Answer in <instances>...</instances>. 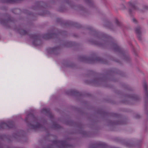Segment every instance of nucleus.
Listing matches in <instances>:
<instances>
[{
	"mask_svg": "<svg viewBox=\"0 0 148 148\" xmlns=\"http://www.w3.org/2000/svg\"><path fill=\"white\" fill-rule=\"evenodd\" d=\"M59 49V47L55 48H48L47 49L48 52L49 53H53L57 54V53Z\"/></svg>",
	"mask_w": 148,
	"mask_h": 148,
	"instance_id": "423d86ee",
	"label": "nucleus"
},
{
	"mask_svg": "<svg viewBox=\"0 0 148 148\" xmlns=\"http://www.w3.org/2000/svg\"><path fill=\"white\" fill-rule=\"evenodd\" d=\"M53 145H56L58 147L61 148H71L72 146L67 144L66 141H62L55 140L52 143Z\"/></svg>",
	"mask_w": 148,
	"mask_h": 148,
	"instance_id": "f03ea898",
	"label": "nucleus"
},
{
	"mask_svg": "<svg viewBox=\"0 0 148 148\" xmlns=\"http://www.w3.org/2000/svg\"><path fill=\"white\" fill-rule=\"evenodd\" d=\"M42 112H45L46 113H48L49 114V115L50 116H52L51 114L50 110L48 108H44L42 110Z\"/></svg>",
	"mask_w": 148,
	"mask_h": 148,
	"instance_id": "f8f14e48",
	"label": "nucleus"
},
{
	"mask_svg": "<svg viewBox=\"0 0 148 148\" xmlns=\"http://www.w3.org/2000/svg\"><path fill=\"white\" fill-rule=\"evenodd\" d=\"M30 116L33 119V120L34 121V123H36V125H32V124H30V126H29V124H28V125L31 128L35 130L37 128H40L42 126L39 123H38L37 122L38 120L37 118L35 117L34 115L32 114H30L29 115L27 116V117L25 118V121L27 122L28 121V118Z\"/></svg>",
	"mask_w": 148,
	"mask_h": 148,
	"instance_id": "f257e3e1",
	"label": "nucleus"
},
{
	"mask_svg": "<svg viewBox=\"0 0 148 148\" xmlns=\"http://www.w3.org/2000/svg\"><path fill=\"white\" fill-rule=\"evenodd\" d=\"M86 2H87V1L90 2V1H91V0H86Z\"/></svg>",
	"mask_w": 148,
	"mask_h": 148,
	"instance_id": "412c9836",
	"label": "nucleus"
},
{
	"mask_svg": "<svg viewBox=\"0 0 148 148\" xmlns=\"http://www.w3.org/2000/svg\"><path fill=\"white\" fill-rule=\"evenodd\" d=\"M98 45L100 46H103V45L101 43H99L98 44H97Z\"/></svg>",
	"mask_w": 148,
	"mask_h": 148,
	"instance_id": "a211bd4d",
	"label": "nucleus"
},
{
	"mask_svg": "<svg viewBox=\"0 0 148 148\" xmlns=\"http://www.w3.org/2000/svg\"><path fill=\"white\" fill-rule=\"evenodd\" d=\"M77 91H75L74 90H71L70 91V92L69 93H68V94H75V93H77Z\"/></svg>",
	"mask_w": 148,
	"mask_h": 148,
	"instance_id": "4468645a",
	"label": "nucleus"
},
{
	"mask_svg": "<svg viewBox=\"0 0 148 148\" xmlns=\"http://www.w3.org/2000/svg\"><path fill=\"white\" fill-rule=\"evenodd\" d=\"M13 123L11 121H9L6 123L4 122H2L0 124V128H12V127Z\"/></svg>",
	"mask_w": 148,
	"mask_h": 148,
	"instance_id": "7ed1b4c3",
	"label": "nucleus"
},
{
	"mask_svg": "<svg viewBox=\"0 0 148 148\" xmlns=\"http://www.w3.org/2000/svg\"><path fill=\"white\" fill-rule=\"evenodd\" d=\"M142 28L140 26H138L136 28L135 32L137 35V37L138 40L141 41L142 38L141 37Z\"/></svg>",
	"mask_w": 148,
	"mask_h": 148,
	"instance_id": "20e7f679",
	"label": "nucleus"
},
{
	"mask_svg": "<svg viewBox=\"0 0 148 148\" xmlns=\"http://www.w3.org/2000/svg\"><path fill=\"white\" fill-rule=\"evenodd\" d=\"M1 22L2 24L3 23L2 22Z\"/></svg>",
	"mask_w": 148,
	"mask_h": 148,
	"instance_id": "4be33fe9",
	"label": "nucleus"
},
{
	"mask_svg": "<svg viewBox=\"0 0 148 148\" xmlns=\"http://www.w3.org/2000/svg\"><path fill=\"white\" fill-rule=\"evenodd\" d=\"M18 32L21 35H25L27 34V32L22 29H20L18 30Z\"/></svg>",
	"mask_w": 148,
	"mask_h": 148,
	"instance_id": "9d476101",
	"label": "nucleus"
},
{
	"mask_svg": "<svg viewBox=\"0 0 148 148\" xmlns=\"http://www.w3.org/2000/svg\"><path fill=\"white\" fill-rule=\"evenodd\" d=\"M133 21L135 23H136V19L134 18L133 19Z\"/></svg>",
	"mask_w": 148,
	"mask_h": 148,
	"instance_id": "f3484780",
	"label": "nucleus"
},
{
	"mask_svg": "<svg viewBox=\"0 0 148 148\" xmlns=\"http://www.w3.org/2000/svg\"><path fill=\"white\" fill-rule=\"evenodd\" d=\"M129 7L130 9L129 10V12L130 14L132 13V11L135 10H137V8L134 4L130 2L129 3Z\"/></svg>",
	"mask_w": 148,
	"mask_h": 148,
	"instance_id": "6e6552de",
	"label": "nucleus"
},
{
	"mask_svg": "<svg viewBox=\"0 0 148 148\" xmlns=\"http://www.w3.org/2000/svg\"><path fill=\"white\" fill-rule=\"evenodd\" d=\"M112 47L115 51L120 52L121 51V49L120 47L116 43H112Z\"/></svg>",
	"mask_w": 148,
	"mask_h": 148,
	"instance_id": "1a4fd4ad",
	"label": "nucleus"
},
{
	"mask_svg": "<svg viewBox=\"0 0 148 148\" xmlns=\"http://www.w3.org/2000/svg\"><path fill=\"white\" fill-rule=\"evenodd\" d=\"M100 145H105V144L104 143H100Z\"/></svg>",
	"mask_w": 148,
	"mask_h": 148,
	"instance_id": "6ab92c4d",
	"label": "nucleus"
},
{
	"mask_svg": "<svg viewBox=\"0 0 148 148\" xmlns=\"http://www.w3.org/2000/svg\"><path fill=\"white\" fill-rule=\"evenodd\" d=\"M101 59L100 58H97L96 59H95L94 61H100L101 60Z\"/></svg>",
	"mask_w": 148,
	"mask_h": 148,
	"instance_id": "2eb2a0df",
	"label": "nucleus"
},
{
	"mask_svg": "<svg viewBox=\"0 0 148 148\" xmlns=\"http://www.w3.org/2000/svg\"><path fill=\"white\" fill-rule=\"evenodd\" d=\"M115 23L117 25L119 26H120L122 25L121 23H120L117 19H116V20Z\"/></svg>",
	"mask_w": 148,
	"mask_h": 148,
	"instance_id": "ddd939ff",
	"label": "nucleus"
},
{
	"mask_svg": "<svg viewBox=\"0 0 148 148\" xmlns=\"http://www.w3.org/2000/svg\"><path fill=\"white\" fill-rule=\"evenodd\" d=\"M138 117H136L137 118H138L139 117V115H138Z\"/></svg>",
	"mask_w": 148,
	"mask_h": 148,
	"instance_id": "5701e85b",
	"label": "nucleus"
},
{
	"mask_svg": "<svg viewBox=\"0 0 148 148\" xmlns=\"http://www.w3.org/2000/svg\"><path fill=\"white\" fill-rule=\"evenodd\" d=\"M143 86L145 91V94L146 96V101H145L146 103H148V92L147 91V85L146 82H144L143 83Z\"/></svg>",
	"mask_w": 148,
	"mask_h": 148,
	"instance_id": "0eeeda50",
	"label": "nucleus"
},
{
	"mask_svg": "<svg viewBox=\"0 0 148 148\" xmlns=\"http://www.w3.org/2000/svg\"><path fill=\"white\" fill-rule=\"evenodd\" d=\"M31 38L33 39L32 42L33 44L35 45H38L36 44V42H39L38 40L39 36L36 34L32 35L31 37Z\"/></svg>",
	"mask_w": 148,
	"mask_h": 148,
	"instance_id": "39448f33",
	"label": "nucleus"
},
{
	"mask_svg": "<svg viewBox=\"0 0 148 148\" xmlns=\"http://www.w3.org/2000/svg\"><path fill=\"white\" fill-rule=\"evenodd\" d=\"M54 34H46L44 35L43 36V38L46 39H48L51 38Z\"/></svg>",
	"mask_w": 148,
	"mask_h": 148,
	"instance_id": "9b49d317",
	"label": "nucleus"
},
{
	"mask_svg": "<svg viewBox=\"0 0 148 148\" xmlns=\"http://www.w3.org/2000/svg\"><path fill=\"white\" fill-rule=\"evenodd\" d=\"M82 58H83V60H81L82 61H84L85 60H87V59L85 57H82Z\"/></svg>",
	"mask_w": 148,
	"mask_h": 148,
	"instance_id": "dca6fc26",
	"label": "nucleus"
},
{
	"mask_svg": "<svg viewBox=\"0 0 148 148\" xmlns=\"http://www.w3.org/2000/svg\"><path fill=\"white\" fill-rule=\"evenodd\" d=\"M145 8L146 9H148V7L147 6H145Z\"/></svg>",
	"mask_w": 148,
	"mask_h": 148,
	"instance_id": "aec40b11",
	"label": "nucleus"
}]
</instances>
